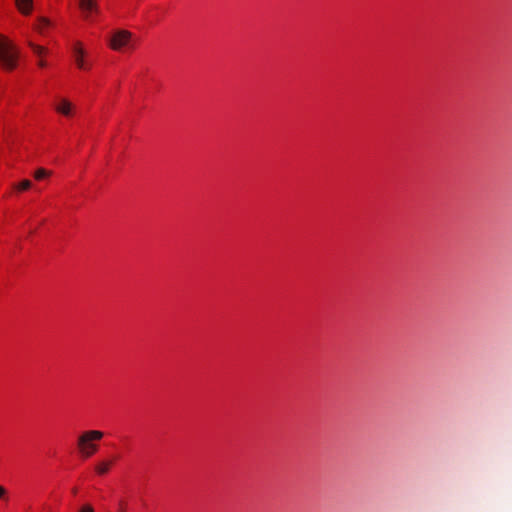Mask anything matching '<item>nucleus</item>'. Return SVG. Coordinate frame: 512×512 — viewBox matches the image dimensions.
<instances>
[{"label":"nucleus","instance_id":"obj_7","mask_svg":"<svg viewBox=\"0 0 512 512\" xmlns=\"http://www.w3.org/2000/svg\"><path fill=\"white\" fill-rule=\"evenodd\" d=\"M16 6L23 15H28L32 11L33 0H16Z\"/></svg>","mask_w":512,"mask_h":512},{"label":"nucleus","instance_id":"obj_9","mask_svg":"<svg viewBox=\"0 0 512 512\" xmlns=\"http://www.w3.org/2000/svg\"><path fill=\"white\" fill-rule=\"evenodd\" d=\"M111 464V461H103L99 463L95 468L96 472L100 475L106 474L109 471Z\"/></svg>","mask_w":512,"mask_h":512},{"label":"nucleus","instance_id":"obj_3","mask_svg":"<svg viewBox=\"0 0 512 512\" xmlns=\"http://www.w3.org/2000/svg\"><path fill=\"white\" fill-rule=\"evenodd\" d=\"M111 49L120 51L123 48H133L132 33L127 30L115 31L109 41Z\"/></svg>","mask_w":512,"mask_h":512},{"label":"nucleus","instance_id":"obj_2","mask_svg":"<svg viewBox=\"0 0 512 512\" xmlns=\"http://www.w3.org/2000/svg\"><path fill=\"white\" fill-rule=\"evenodd\" d=\"M103 432L99 430H89L82 433L78 438V448L83 457L89 458L98 450V445L94 441L103 438Z\"/></svg>","mask_w":512,"mask_h":512},{"label":"nucleus","instance_id":"obj_1","mask_svg":"<svg viewBox=\"0 0 512 512\" xmlns=\"http://www.w3.org/2000/svg\"><path fill=\"white\" fill-rule=\"evenodd\" d=\"M19 52L12 42L0 35V66L12 71L17 66Z\"/></svg>","mask_w":512,"mask_h":512},{"label":"nucleus","instance_id":"obj_16","mask_svg":"<svg viewBox=\"0 0 512 512\" xmlns=\"http://www.w3.org/2000/svg\"><path fill=\"white\" fill-rule=\"evenodd\" d=\"M77 491H78V490H77V488H73V489H72V493H73V494H76V493H77Z\"/></svg>","mask_w":512,"mask_h":512},{"label":"nucleus","instance_id":"obj_11","mask_svg":"<svg viewBox=\"0 0 512 512\" xmlns=\"http://www.w3.org/2000/svg\"><path fill=\"white\" fill-rule=\"evenodd\" d=\"M50 175H51V172L44 168H39L34 172V178L36 180H42L46 177H49Z\"/></svg>","mask_w":512,"mask_h":512},{"label":"nucleus","instance_id":"obj_4","mask_svg":"<svg viewBox=\"0 0 512 512\" xmlns=\"http://www.w3.org/2000/svg\"><path fill=\"white\" fill-rule=\"evenodd\" d=\"M79 8L85 20H92L100 11L97 0H79Z\"/></svg>","mask_w":512,"mask_h":512},{"label":"nucleus","instance_id":"obj_14","mask_svg":"<svg viewBox=\"0 0 512 512\" xmlns=\"http://www.w3.org/2000/svg\"><path fill=\"white\" fill-rule=\"evenodd\" d=\"M9 497H8V491L7 489L0 485V500H3V501H8Z\"/></svg>","mask_w":512,"mask_h":512},{"label":"nucleus","instance_id":"obj_13","mask_svg":"<svg viewBox=\"0 0 512 512\" xmlns=\"http://www.w3.org/2000/svg\"><path fill=\"white\" fill-rule=\"evenodd\" d=\"M78 512H95V510L91 504L85 503L79 508Z\"/></svg>","mask_w":512,"mask_h":512},{"label":"nucleus","instance_id":"obj_12","mask_svg":"<svg viewBox=\"0 0 512 512\" xmlns=\"http://www.w3.org/2000/svg\"><path fill=\"white\" fill-rule=\"evenodd\" d=\"M38 22H39L38 29L40 30V32H43V29L50 25L49 20L44 17L39 18Z\"/></svg>","mask_w":512,"mask_h":512},{"label":"nucleus","instance_id":"obj_6","mask_svg":"<svg viewBox=\"0 0 512 512\" xmlns=\"http://www.w3.org/2000/svg\"><path fill=\"white\" fill-rule=\"evenodd\" d=\"M73 57L76 62V65L80 69H87L88 65L86 64L84 60V50L79 42L75 43V45L72 48Z\"/></svg>","mask_w":512,"mask_h":512},{"label":"nucleus","instance_id":"obj_5","mask_svg":"<svg viewBox=\"0 0 512 512\" xmlns=\"http://www.w3.org/2000/svg\"><path fill=\"white\" fill-rule=\"evenodd\" d=\"M54 109L57 113L65 117H72L75 112V106L66 98H60L59 101L55 103Z\"/></svg>","mask_w":512,"mask_h":512},{"label":"nucleus","instance_id":"obj_8","mask_svg":"<svg viewBox=\"0 0 512 512\" xmlns=\"http://www.w3.org/2000/svg\"><path fill=\"white\" fill-rule=\"evenodd\" d=\"M32 187V182L28 179H24L18 184L14 185V189L18 192L29 190Z\"/></svg>","mask_w":512,"mask_h":512},{"label":"nucleus","instance_id":"obj_15","mask_svg":"<svg viewBox=\"0 0 512 512\" xmlns=\"http://www.w3.org/2000/svg\"><path fill=\"white\" fill-rule=\"evenodd\" d=\"M38 65L40 67H45L46 66V62L44 60L40 59L39 62H38Z\"/></svg>","mask_w":512,"mask_h":512},{"label":"nucleus","instance_id":"obj_10","mask_svg":"<svg viewBox=\"0 0 512 512\" xmlns=\"http://www.w3.org/2000/svg\"><path fill=\"white\" fill-rule=\"evenodd\" d=\"M29 46L38 57H42L47 53V49L43 46L36 45L32 42H29Z\"/></svg>","mask_w":512,"mask_h":512}]
</instances>
